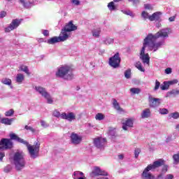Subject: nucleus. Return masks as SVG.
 I'll use <instances>...</instances> for the list:
<instances>
[{
	"label": "nucleus",
	"mask_w": 179,
	"mask_h": 179,
	"mask_svg": "<svg viewBox=\"0 0 179 179\" xmlns=\"http://www.w3.org/2000/svg\"><path fill=\"white\" fill-rule=\"evenodd\" d=\"M150 116V108H147V109L143 110V112L141 113L142 118H149Z\"/></svg>",
	"instance_id": "obj_23"
},
{
	"label": "nucleus",
	"mask_w": 179,
	"mask_h": 179,
	"mask_svg": "<svg viewBox=\"0 0 179 179\" xmlns=\"http://www.w3.org/2000/svg\"><path fill=\"white\" fill-rule=\"evenodd\" d=\"M159 113L164 115V114H169V110H167L166 108H161L159 109Z\"/></svg>",
	"instance_id": "obj_41"
},
{
	"label": "nucleus",
	"mask_w": 179,
	"mask_h": 179,
	"mask_svg": "<svg viewBox=\"0 0 179 179\" xmlns=\"http://www.w3.org/2000/svg\"><path fill=\"white\" fill-rule=\"evenodd\" d=\"M97 176H108V173L106 171H103L100 169V168L96 166L90 173V177H96Z\"/></svg>",
	"instance_id": "obj_12"
},
{
	"label": "nucleus",
	"mask_w": 179,
	"mask_h": 179,
	"mask_svg": "<svg viewBox=\"0 0 179 179\" xmlns=\"http://www.w3.org/2000/svg\"><path fill=\"white\" fill-rule=\"evenodd\" d=\"M175 20H176V18L174 17H171L169 19V22H174Z\"/></svg>",
	"instance_id": "obj_57"
},
{
	"label": "nucleus",
	"mask_w": 179,
	"mask_h": 179,
	"mask_svg": "<svg viewBox=\"0 0 179 179\" xmlns=\"http://www.w3.org/2000/svg\"><path fill=\"white\" fill-rule=\"evenodd\" d=\"M70 139L73 145H80V143H82L83 137L81 135L73 132L70 136Z\"/></svg>",
	"instance_id": "obj_10"
},
{
	"label": "nucleus",
	"mask_w": 179,
	"mask_h": 179,
	"mask_svg": "<svg viewBox=\"0 0 179 179\" xmlns=\"http://www.w3.org/2000/svg\"><path fill=\"white\" fill-rule=\"evenodd\" d=\"M165 73H166L167 75H169V73H171V68L166 69Z\"/></svg>",
	"instance_id": "obj_52"
},
{
	"label": "nucleus",
	"mask_w": 179,
	"mask_h": 179,
	"mask_svg": "<svg viewBox=\"0 0 179 179\" xmlns=\"http://www.w3.org/2000/svg\"><path fill=\"white\" fill-rule=\"evenodd\" d=\"M103 43L106 45H110L111 44H114V39L113 38L107 37L103 39Z\"/></svg>",
	"instance_id": "obj_24"
},
{
	"label": "nucleus",
	"mask_w": 179,
	"mask_h": 179,
	"mask_svg": "<svg viewBox=\"0 0 179 179\" xmlns=\"http://www.w3.org/2000/svg\"><path fill=\"white\" fill-rule=\"evenodd\" d=\"M169 87H170V85H169L168 81H164L160 86L161 90H169Z\"/></svg>",
	"instance_id": "obj_31"
},
{
	"label": "nucleus",
	"mask_w": 179,
	"mask_h": 179,
	"mask_svg": "<svg viewBox=\"0 0 179 179\" xmlns=\"http://www.w3.org/2000/svg\"><path fill=\"white\" fill-rule=\"evenodd\" d=\"M129 2H132V1H133L134 3H136V1H138V0H129Z\"/></svg>",
	"instance_id": "obj_59"
},
{
	"label": "nucleus",
	"mask_w": 179,
	"mask_h": 179,
	"mask_svg": "<svg viewBox=\"0 0 179 179\" xmlns=\"http://www.w3.org/2000/svg\"><path fill=\"white\" fill-rule=\"evenodd\" d=\"M22 20H13L10 23V26L5 29L6 33H9V31H12V30H15V29L19 27L20 24Z\"/></svg>",
	"instance_id": "obj_11"
},
{
	"label": "nucleus",
	"mask_w": 179,
	"mask_h": 179,
	"mask_svg": "<svg viewBox=\"0 0 179 179\" xmlns=\"http://www.w3.org/2000/svg\"><path fill=\"white\" fill-rule=\"evenodd\" d=\"M71 2L72 3H74V5H79V3H80L79 0H71Z\"/></svg>",
	"instance_id": "obj_53"
},
{
	"label": "nucleus",
	"mask_w": 179,
	"mask_h": 179,
	"mask_svg": "<svg viewBox=\"0 0 179 179\" xmlns=\"http://www.w3.org/2000/svg\"><path fill=\"white\" fill-rule=\"evenodd\" d=\"M173 178H174V176H173L171 174H168L165 177V179H173Z\"/></svg>",
	"instance_id": "obj_51"
},
{
	"label": "nucleus",
	"mask_w": 179,
	"mask_h": 179,
	"mask_svg": "<svg viewBox=\"0 0 179 179\" xmlns=\"http://www.w3.org/2000/svg\"><path fill=\"white\" fill-rule=\"evenodd\" d=\"M135 66L138 71H141V72H145V69L142 67V64L140 62H136Z\"/></svg>",
	"instance_id": "obj_33"
},
{
	"label": "nucleus",
	"mask_w": 179,
	"mask_h": 179,
	"mask_svg": "<svg viewBox=\"0 0 179 179\" xmlns=\"http://www.w3.org/2000/svg\"><path fill=\"white\" fill-rule=\"evenodd\" d=\"M73 179H86V178L83 175V173H82L79 171H75L73 173Z\"/></svg>",
	"instance_id": "obj_20"
},
{
	"label": "nucleus",
	"mask_w": 179,
	"mask_h": 179,
	"mask_svg": "<svg viewBox=\"0 0 179 179\" xmlns=\"http://www.w3.org/2000/svg\"><path fill=\"white\" fill-rule=\"evenodd\" d=\"M13 121V118L9 119V118H3L1 119V124H5V125H11L12 122Z\"/></svg>",
	"instance_id": "obj_27"
},
{
	"label": "nucleus",
	"mask_w": 179,
	"mask_h": 179,
	"mask_svg": "<svg viewBox=\"0 0 179 179\" xmlns=\"http://www.w3.org/2000/svg\"><path fill=\"white\" fill-rule=\"evenodd\" d=\"M167 171V166H165L164 169H162L163 174L166 173Z\"/></svg>",
	"instance_id": "obj_56"
},
{
	"label": "nucleus",
	"mask_w": 179,
	"mask_h": 179,
	"mask_svg": "<svg viewBox=\"0 0 179 179\" xmlns=\"http://www.w3.org/2000/svg\"><path fill=\"white\" fill-rule=\"evenodd\" d=\"M35 90H36V92H38V93L41 94V96L44 97V99H45L48 104H52V102L54 101L52 100V97H51V95H50V94L47 92L45 89L42 87H35Z\"/></svg>",
	"instance_id": "obj_6"
},
{
	"label": "nucleus",
	"mask_w": 179,
	"mask_h": 179,
	"mask_svg": "<svg viewBox=\"0 0 179 179\" xmlns=\"http://www.w3.org/2000/svg\"><path fill=\"white\" fill-rule=\"evenodd\" d=\"M121 62V58L120 57V54L116 53L113 57L109 59V64L113 68H118Z\"/></svg>",
	"instance_id": "obj_8"
},
{
	"label": "nucleus",
	"mask_w": 179,
	"mask_h": 179,
	"mask_svg": "<svg viewBox=\"0 0 179 179\" xmlns=\"http://www.w3.org/2000/svg\"><path fill=\"white\" fill-rule=\"evenodd\" d=\"M104 118H106V116H105L104 114H103V113H97V114L95 115V119H96L97 121H101V120H104Z\"/></svg>",
	"instance_id": "obj_32"
},
{
	"label": "nucleus",
	"mask_w": 179,
	"mask_h": 179,
	"mask_svg": "<svg viewBox=\"0 0 179 179\" xmlns=\"http://www.w3.org/2000/svg\"><path fill=\"white\" fill-rule=\"evenodd\" d=\"M169 34H171V29L170 28L161 29L155 34V35L152 34L148 35L144 39L143 47L140 52V59L143 64L149 65L150 61V57H149L148 53H146V50L156 52V51L163 45V42L155 43L156 40L160 37L162 38H167Z\"/></svg>",
	"instance_id": "obj_1"
},
{
	"label": "nucleus",
	"mask_w": 179,
	"mask_h": 179,
	"mask_svg": "<svg viewBox=\"0 0 179 179\" xmlns=\"http://www.w3.org/2000/svg\"><path fill=\"white\" fill-rule=\"evenodd\" d=\"M1 83L6 85V86H12V80L10 78H4L1 80Z\"/></svg>",
	"instance_id": "obj_26"
},
{
	"label": "nucleus",
	"mask_w": 179,
	"mask_h": 179,
	"mask_svg": "<svg viewBox=\"0 0 179 179\" xmlns=\"http://www.w3.org/2000/svg\"><path fill=\"white\" fill-rule=\"evenodd\" d=\"M57 78H62L66 80H71L73 78V74L72 73V68L68 65L60 66L56 72Z\"/></svg>",
	"instance_id": "obj_3"
},
{
	"label": "nucleus",
	"mask_w": 179,
	"mask_h": 179,
	"mask_svg": "<svg viewBox=\"0 0 179 179\" xmlns=\"http://www.w3.org/2000/svg\"><path fill=\"white\" fill-rule=\"evenodd\" d=\"M109 135H110V136H115V129L111 128L109 129Z\"/></svg>",
	"instance_id": "obj_44"
},
{
	"label": "nucleus",
	"mask_w": 179,
	"mask_h": 179,
	"mask_svg": "<svg viewBox=\"0 0 179 179\" xmlns=\"http://www.w3.org/2000/svg\"><path fill=\"white\" fill-rule=\"evenodd\" d=\"M25 129H27V131H31V132H34V129L29 126H25Z\"/></svg>",
	"instance_id": "obj_48"
},
{
	"label": "nucleus",
	"mask_w": 179,
	"mask_h": 179,
	"mask_svg": "<svg viewBox=\"0 0 179 179\" xmlns=\"http://www.w3.org/2000/svg\"><path fill=\"white\" fill-rule=\"evenodd\" d=\"M10 139L13 141H17V142H20V143H23L27 145L29 156L31 159H36L38 157V152H40V144L36 143L35 145H30L27 141H24L15 134L11 133L10 134Z\"/></svg>",
	"instance_id": "obj_2"
},
{
	"label": "nucleus",
	"mask_w": 179,
	"mask_h": 179,
	"mask_svg": "<svg viewBox=\"0 0 179 179\" xmlns=\"http://www.w3.org/2000/svg\"><path fill=\"white\" fill-rule=\"evenodd\" d=\"M48 44H55V43H61V39L59 36H55L48 40Z\"/></svg>",
	"instance_id": "obj_22"
},
{
	"label": "nucleus",
	"mask_w": 179,
	"mask_h": 179,
	"mask_svg": "<svg viewBox=\"0 0 179 179\" xmlns=\"http://www.w3.org/2000/svg\"><path fill=\"white\" fill-rule=\"evenodd\" d=\"M124 76L127 79L131 78V71L129 69L124 72Z\"/></svg>",
	"instance_id": "obj_42"
},
{
	"label": "nucleus",
	"mask_w": 179,
	"mask_h": 179,
	"mask_svg": "<svg viewBox=\"0 0 179 179\" xmlns=\"http://www.w3.org/2000/svg\"><path fill=\"white\" fill-rule=\"evenodd\" d=\"M20 2L25 8H29L31 6V4L27 1V0H20Z\"/></svg>",
	"instance_id": "obj_35"
},
{
	"label": "nucleus",
	"mask_w": 179,
	"mask_h": 179,
	"mask_svg": "<svg viewBox=\"0 0 179 179\" xmlns=\"http://www.w3.org/2000/svg\"><path fill=\"white\" fill-rule=\"evenodd\" d=\"M121 0H114V2H120Z\"/></svg>",
	"instance_id": "obj_62"
},
{
	"label": "nucleus",
	"mask_w": 179,
	"mask_h": 179,
	"mask_svg": "<svg viewBox=\"0 0 179 179\" xmlns=\"http://www.w3.org/2000/svg\"><path fill=\"white\" fill-rule=\"evenodd\" d=\"M171 117L174 120H177V118H179V113L178 112L172 113L171 114Z\"/></svg>",
	"instance_id": "obj_40"
},
{
	"label": "nucleus",
	"mask_w": 179,
	"mask_h": 179,
	"mask_svg": "<svg viewBox=\"0 0 179 179\" xmlns=\"http://www.w3.org/2000/svg\"><path fill=\"white\" fill-rule=\"evenodd\" d=\"M150 171H152L150 169H148L147 166L142 173L143 179H155V176Z\"/></svg>",
	"instance_id": "obj_18"
},
{
	"label": "nucleus",
	"mask_w": 179,
	"mask_h": 179,
	"mask_svg": "<svg viewBox=\"0 0 179 179\" xmlns=\"http://www.w3.org/2000/svg\"><path fill=\"white\" fill-rule=\"evenodd\" d=\"M176 129H177L178 131H179V124H177V125L176 126Z\"/></svg>",
	"instance_id": "obj_60"
},
{
	"label": "nucleus",
	"mask_w": 179,
	"mask_h": 179,
	"mask_svg": "<svg viewBox=\"0 0 179 179\" xmlns=\"http://www.w3.org/2000/svg\"><path fill=\"white\" fill-rule=\"evenodd\" d=\"M141 15L144 19H149L150 22H153V20H159L160 19V16H162V13L156 12L152 15L149 16V14L148 13L143 11Z\"/></svg>",
	"instance_id": "obj_9"
},
{
	"label": "nucleus",
	"mask_w": 179,
	"mask_h": 179,
	"mask_svg": "<svg viewBox=\"0 0 179 179\" xmlns=\"http://www.w3.org/2000/svg\"><path fill=\"white\" fill-rule=\"evenodd\" d=\"M145 9H153V7L150 6V4H145Z\"/></svg>",
	"instance_id": "obj_54"
},
{
	"label": "nucleus",
	"mask_w": 179,
	"mask_h": 179,
	"mask_svg": "<svg viewBox=\"0 0 179 179\" xmlns=\"http://www.w3.org/2000/svg\"><path fill=\"white\" fill-rule=\"evenodd\" d=\"M167 82H168V85H169V86H173V85H177V83H178V80L173 79L172 80H169Z\"/></svg>",
	"instance_id": "obj_39"
},
{
	"label": "nucleus",
	"mask_w": 179,
	"mask_h": 179,
	"mask_svg": "<svg viewBox=\"0 0 179 179\" xmlns=\"http://www.w3.org/2000/svg\"><path fill=\"white\" fill-rule=\"evenodd\" d=\"M139 153H141V149H139V148H136V149H135V151H134V155H135L136 159L138 157Z\"/></svg>",
	"instance_id": "obj_43"
},
{
	"label": "nucleus",
	"mask_w": 179,
	"mask_h": 179,
	"mask_svg": "<svg viewBox=\"0 0 179 179\" xmlns=\"http://www.w3.org/2000/svg\"><path fill=\"white\" fill-rule=\"evenodd\" d=\"M64 29L67 31L71 33V31H75V30H78V27L73 24V22L72 21H70L67 24H66Z\"/></svg>",
	"instance_id": "obj_19"
},
{
	"label": "nucleus",
	"mask_w": 179,
	"mask_h": 179,
	"mask_svg": "<svg viewBox=\"0 0 179 179\" xmlns=\"http://www.w3.org/2000/svg\"><path fill=\"white\" fill-rule=\"evenodd\" d=\"M24 80V75L22 73H18L16 76V82L17 83H22Z\"/></svg>",
	"instance_id": "obj_30"
},
{
	"label": "nucleus",
	"mask_w": 179,
	"mask_h": 179,
	"mask_svg": "<svg viewBox=\"0 0 179 179\" xmlns=\"http://www.w3.org/2000/svg\"><path fill=\"white\" fill-rule=\"evenodd\" d=\"M148 101L150 107H157L160 106L162 100L160 99L154 98L151 95L148 97Z\"/></svg>",
	"instance_id": "obj_15"
},
{
	"label": "nucleus",
	"mask_w": 179,
	"mask_h": 179,
	"mask_svg": "<svg viewBox=\"0 0 179 179\" xmlns=\"http://www.w3.org/2000/svg\"><path fill=\"white\" fill-rule=\"evenodd\" d=\"M19 70L22 71V72H24L25 73H27V75H30V71H29V67L26 65H20L19 66Z\"/></svg>",
	"instance_id": "obj_25"
},
{
	"label": "nucleus",
	"mask_w": 179,
	"mask_h": 179,
	"mask_svg": "<svg viewBox=\"0 0 179 179\" xmlns=\"http://www.w3.org/2000/svg\"><path fill=\"white\" fill-rule=\"evenodd\" d=\"M161 166H164V159H158L154 162L152 164L148 165L147 167L153 171V170H155V169H157L158 167H161Z\"/></svg>",
	"instance_id": "obj_13"
},
{
	"label": "nucleus",
	"mask_w": 179,
	"mask_h": 179,
	"mask_svg": "<svg viewBox=\"0 0 179 179\" xmlns=\"http://www.w3.org/2000/svg\"><path fill=\"white\" fill-rule=\"evenodd\" d=\"M53 115L54 117H57V118H59V117L61 118V113L58 110H55L53 112Z\"/></svg>",
	"instance_id": "obj_46"
},
{
	"label": "nucleus",
	"mask_w": 179,
	"mask_h": 179,
	"mask_svg": "<svg viewBox=\"0 0 179 179\" xmlns=\"http://www.w3.org/2000/svg\"><path fill=\"white\" fill-rule=\"evenodd\" d=\"M6 16V12L1 11L0 12V19H2V17H5Z\"/></svg>",
	"instance_id": "obj_49"
},
{
	"label": "nucleus",
	"mask_w": 179,
	"mask_h": 179,
	"mask_svg": "<svg viewBox=\"0 0 179 179\" xmlns=\"http://www.w3.org/2000/svg\"><path fill=\"white\" fill-rule=\"evenodd\" d=\"M13 146V143L10 139L3 138L0 141V162L3 160V157H5V152H3V150L5 149H10Z\"/></svg>",
	"instance_id": "obj_5"
},
{
	"label": "nucleus",
	"mask_w": 179,
	"mask_h": 179,
	"mask_svg": "<svg viewBox=\"0 0 179 179\" xmlns=\"http://www.w3.org/2000/svg\"><path fill=\"white\" fill-rule=\"evenodd\" d=\"M113 105L114 108L116 109V110L119 113H125V110L120 107V103H118V101H117V100L113 99Z\"/></svg>",
	"instance_id": "obj_21"
},
{
	"label": "nucleus",
	"mask_w": 179,
	"mask_h": 179,
	"mask_svg": "<svg viewBox=\"0 0 179 179\" xmlns=\"http://www.w3.org/2000/svg\"><path fill=\"white\" fill-rule=\"evenodd\" d=\"M108 9L110 10H115V5L114 4V2L111 1L110 3H108Z\"/></svg>",
	"instance_id": "obj_37"
},
{
	"label": "nucleus",
	"mask_w": 179,
	"mask_h": 179,
	"mask_svg": "<svg viewBox=\"0 0 179 179\" xmlns=\"http://www.w3.org/2000/svg\"><path fill=\"white\" fill-rule=\"evenodd\" d=\"M101 30L100 28L94 29L92 31L93 37H99Z\"/></svg>",
	"instance_id": "obj_29"
},
{
	"label": "nucleus",
	"mask_w": 179,
	"mask_h": 179,
	"mask_svg": "<svg viewBox=\"0 0 179 179\" xmlns=\"http://www.w3.org/2000/svg\"><path fill=\"white\" fill-rule=\"evenodd\" d=\"M14 113H15V110H13V109H10L9 110L5 113V115L6 117H11V115H13Z\"/></svg>",
	"instance_id": "obj_38"
},
{
	"label": "nucleus",
	"mask_w": 179,
	"mask_h": 179,
	"mask_svg": "<svg viewBox=\"0 0 179 179\" xmlns=\"http://www.w3.org/2000/svg\"><path fill=\"white\" fill-rule=\"evenodd\" d=\"M61 118H62V120H67V121L72 122L76 120V115H75V113H62L61 114Z\"/></svg>",
	"instance_id": "obj_16"
},
{
	"label": "nucleus",
	"mask_w": 179,
	"mask_h": 179,
	"mask_svg": "<svg viewBox=\"0 0 179 179\" xmlns=\"http://www.w3.org/2000/svg\"><path fill=\"white\" fill-rule=\"evenodd\" d=\"M7 1H10V0H7Z\"/></svg>",
	"instance_id": "obj_63"
},
{
	"label": "nucleus",
	"mask_w": 179,
	"mask_h": 179,
	"mask_svg": "<svg viewBox=\"0 0 179 179\" xmlns=\"http://www.w3.org/2000/svg\"><path fill=\"white\" fill-rule=\"evenodd\" d=\"M42 34H43V36H49L50 32L48 31V30H42Z\"/></svg>",
	"instance_id": "obj_50"
},
{
	"label": "nucleus",
	"mask_w": 179,
	"mask_h": 179,
	"mask_svg": "<svg viewBox=\"0 0 179 179\" xmlns=\"http://www.w3.org/2000/svg\"><path fill=\"white\" fill-rule=\"evenodd\" d=\"M161 177H163L162 174H160V175L158 176V178H160Z\"/></svg>",
	"instance_id": "obj_61"
},
{
	"label": "nucleus",
	"mask_w": 179,
	"mask_h": 179,
	"mask_svg": "<svg viewBox=\"0 0 179 179\" xmlns=\"http://www.w3.org/2000/svg\"><path fill=\"white\" fill-rule=\"evenodd\" d=\"M173 94V96H177L179 94V90H172L171 91H169L166 93V97H170V96Z\"/></svg>",
	"instance_id": "obj_28"
},
{
	"label": "nucleus",
	"mask_w": 179,
	"mask_h": 179,
	"mask_svg": "<svg viewBox=\"0 0 179 179\" xmlns=\"http://www.w3.org/2000/svg\"><path fill=\"white\" fill-rule=\"evenodd\" d=\"M173 163L175 164H178L179 163V152L173 156Z\"/></svg>",
	"instance_id": "obj_34"
},
{
	"label": "nucleus",
	"mask_w": 179,
	"mask_h": 179,
	"mask_svg": "<svg viewBox=\"0 0 179 179\" xmlns=\"http://www.w3.org/2000/svg\"><path fill=\"white\" fill-rule=\"evenodd\" d=\"M41 127H43V128H47V127H48V124H47L44 120L41 121Z\"/></svg>",
	"instance_id": "obj_47"
},
{
	"label": "nucleus",
	"mask_w": 179,
	"mask_h": 179,
	"mask_svg": "<svg viewBox=\"0 0 179 179\" xmlns=\"http://www.w3.org/2000/svg\"><path fill=\"white\" fill-rule=\"evenodd\" d=\"M130 92L133 94H139V93H141V89H139V88H131Z\"/></svg>",
	"instance_id": "obj_36"
},
{
	"label": "nucleus",
	"mask_w": 179,
	"mask_h": 179,
	"mask_svg": "<svg viewBox=\"0 0 179 179\" xmlns=\"http://www.w3.org/2000/svg\"><path fill=\"white\" fill-rule=\"evenodd\" d=\"M124 13L126 15H129V16L134 17V13H132L131 11H126Z\"/></svg>",
	"instance_id": "obj_55"
},
{
	"label": "nucleus",
	"mask_w": 179,
	"mask_h": 179,
	"mask_svg": "<svg viewBox=\"0 0 179 179\" xmlns=\"http://www.w3.org/2000/svg\"><path fill=\"white\" fill-rule=\"evenodd\" d=\"M71 33L67 31L66 29H62V31L59 36L60 41H66L69 37H71Z\"/></svg>",
	"instance_id": "obj_14"
},
{
	"label": "nucleus",
	"mask_w": 179,
	"mask_h": 179,
	"mask_svg": "<svg viewBox=\"0 0 179 179\" xmlns=\"http://www.w3.org/2000/svg\"><path fill=\"white\" fill-rule=\"evenodd\" d=\"M13 163L15 166L16 170L20 171L22 169H24V166H26L24 153L22 151L15 152L13 156Z\"/></svg>",
	"instance_id": "obj_4"
},
{
	"label": "nucleus",
	"mask_w": 179,
	"mask_h": 179,
	"mask_svg": "<svg viewBox=\"0 0 179 179\" xmlns=\"http://www.w3.org/2000/svg\"><path fill=\"white\" fill-rule=\"evenodd\" d=\"M160 82H159L158 80L155 81V90H159V87H160Z\"/></svg>",
	"instance_id": "obj_45"
},
{
	"label": "nucleus",
	"mask_w": 179,
	"mask_h": 179,
	"mask_svg": "<svg viewBox=\"0 0 179 179\" xmlns=\"http://www.w3.org/2000/svg\"><path fill=\"white\" fill-rule=\"evenodd\" d=\"M94 143L96 148H98L99 149H101V148H103V146H104L106 143H107V140L103 138H95L94 140Z\"/></svg>",
	"instance_id": "obj_17"
},
{
	"label": "nucleus",
	"mask_w": 179,
	"mask_h": 179,
	"mask_svg": "<svg viewBox=\"0 0 179 179\" xmlns=\"http://www.w3.org/2000/svg\"><path fill=\"white\" fill-rule=\"evenodd\" d=\"M118 159H119L120 160H122V159H124V155H118Z\"/></svg>",
	"instance_id": "obj_58"
},
{
	"label": "nucleus",
	"mask_w": 179,
	"mask_h": 179,
	"mask_svg": "<svg viewBox=\"0 0 179 179\" xmlns=\"http://www.w3.org/2000/svg\"><path fill=\"white\" fill-rule=\"evenodd\" d=\"M134 122H135V118L134 117L122 120V129H124V131H128L129 128H134Z\"/></svg>",
	"instance_id": "obj_7"
}]
</instances>
